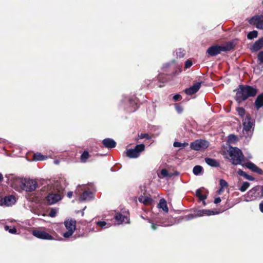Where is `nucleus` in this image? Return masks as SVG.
Masks as SVG:
<instances>
[{"label": "nucleus", "mask_w": 263, "mask_h": 263, "mask_svg": "<svg viewBox=\"0 0 263 263\" xmlns=\"http://www.w3.org/2000/svg\"><path fill=\"white\" fill-rule=\"evenodd\" d=\"M244 160V156L241 151L231 146V163L235 165L241 164Z\"/></svg>", "instance_id": "nucleus-6"}, {"label": "nucleus", "mask_w": 263, "mask_h": 263, "mask_svg": "<svg viewBox=\"0 0 263 263\" xmlns=\"http://www.w3.org/2000/svg\"><path fill=\"white\" fill-rule=\"evenodd\" d=\"M158 177H159V178H161V177L160 176V175H158Z\"/></svg>", "instance_id": "nucleus-61"}, {"label": "nucleus", "mask_w": 263, "mask_h": 263, "mask_svg": "<svg viewBox=\"0 0 263 263\" xmlns=\"http://www.w3.org/2000/svg\"><path fill=\"white\" fill-rule=\"evenodd\" d=\"M64 225L67 230V232L63 233V236L65 238H69L73 234L76 228V222L72 219H67L64 221Z\"/></svg>", "instance_id": "nucleus-8"}, {"label": "nucleus", "mask_w": 263, "mask_h": 263, "mask_svg": "<svg viewBox=\"0 0 263 263\" xmlns=\"http://www.w3.org/2000/svg\"><path fill=\"white\" fill-rule=\"evenodd\" d=\"M26 197L29 201L34 202H35L36 201V199L34 197H32V195H30L29 194H27L26 195Z\"/></svg>", "instance_id": "nucleus-48"}, {"label": "nucleus", "mask_w": 263, "mask_h": 263, "mask_svg": "<svg viewBox=\"0 0 263 263\" xmlns=\"http://www.w3.org/2000/svg\"><path fill=\"white\" fill-rule=\"evenodd\" d=\"M188 145L189 144L187 142L181 143L177 141L175 142L173 144V146L175 147H184Z\"/></svg>", "instance_id": "nucleus-38"}, {"label": "nucleus", "mask_w": 263, "mask_h": 263, "mask_svg": "<svg viewBox=\"0 0 263 263\" xmlns=\"http://www.w3.org/2000/svg\"><path fill=\"white\" fill-rule=\"evenodd\" d=\"M24 179L18 177H12L10 179L11 186L18 192L22 191Z\"/></svg>", "instance_id": "nucleus-14"}, {"label": "nucleus", "mask_w": 263, "mask_h": 263, "mask_svg": "<svg viewBox=\"0 0 263 263\" xmlns=\"http://www.w3.org/2000/svg\"><path fill=\"white\" fill-rule=\"evenodd\" d=\"M239 140V138L237 136L231 134V143H236Z\"/></svg>", "instance_id": "nucleus-49"}, {"label": "nucleus", "mask_w": 263, "mask_h": 263, "mask_svg": "<svg viewBox=\"0 0 263 263\" xmlns=\"http://www.w3.org/2000/svg\"><path fill=\"white\" fill-rule=\"evenodd\" d=\"M250 186V183L248 182H244L240 187L239 190L241 192L246 191Z\"/></svg>", "instance_id": "nucleus-39"}, {"label": "nucleus", "mask_w": 263, "mask_h": 263, "mask_svg": "<svg viewBox=\"0 0 263 263\" xmlns=\"http://www.w3.org/2000/svg\"><path fill=\"white\" fill-rule=\"evenodd\" d=\"M58 212V210L57 209H52L50 211L49 215L51 217H54L56 216Z\"/></svg>", "instance_id": "nucleus-42"}, {"label": "nucleus", "mask_w": 263, "mask_h": 263, "mask_svg": "<svg viewBox=\"0 0 263 263\" xmlns=\"http://www.w3.org/2000/svg\"><path fill=\"white\" fill-rule=\"evenodd\" d=\"M257 92V90L255 87L240 85L236 93L235 99L238 103H240L249 97L255 96Z\"/></svg>", "instance_id": "nucleus-2"}, {"label": "nucleus", "mask_w": 263, "mask_h": 263, "mask_svg": "<svg viewBox=\"0 0 263 263\" xmlns=\"http://www.w3.org/2000/svg\"><path fill=\"white\" fill-rule=\"evenodd\" d=\"M221 201V199L220 197H217L215 199H214V203L215 204H217L219 202H220Z\"/></svg>", "instance_id": "nucleus-54"}, {"label": "nucleus", "mask_w": 263, "mask_h": 263, "mask_svg": "<svg viewBox=\"0 0 263 263\" xmlns=\"http://www.w3.org/2000/svg\"><path fill=\"white\" fill-rule=\"evenodd\" d=\"M54 163L55 164H59L60 161H59V160H54Z\"/></svg>", "instance_id": "nucleus-57"}, {"label": "nucleus", "mask_w": 263, "mask_h": 263, "mask_svg": "<svg viewBox=\"0 0 263 263\" xmlns=\"http://www.w3.org/2000/svg\"><path fill=\"white\" fill-rule=\"evenodd\" d=\"M245 166L251 170L252 172L256 173L259 175H261L263 174V171L261 169L257 167L255 164L252 162H247L245 164Z\"/></svg>", "instance_id": "nucleus-21"}, {"label": "nucleus", "mask_w": 263, "mask_h": 263, "mask_svg": "<svg viewBox=\"0 0 263 263\" xmlns=\"http://www.w3.org/2000/svg\"><path fill=\"white\" fill-rule=\"evenodd\" d=\"M258 191L259 187L258 186L253 187L245 195V200L248 202L256 200L259 195Z\"/></svg>", "instance_id": "nucleus-15"}, {"label": "nucleus", "mask_w": 263, "mask_h": 263, "mask_svg": "<svg viewBox=\"0 0 263 263\" xmlns=\"http://www.w3.org/2000/svg\"><path fill=\"white\" fill-rule=\"evenodd\" d=\"M254 123L253 120L247 116L243 120V134L246 138H251L254 130Z\"/></svg>", "instance_id": "nucleus-5"}, {"label": "nucleus", "mask_w": 263, "mask_h": 263, "mask_svg": "<svg viewBox=\"0 0 263 263\" xmlns=\"http://www.w3.org/2000/svg\"><path fill=\"white\" fill-rule=\"evenodd\" d=\"M171 224H163V226H164V227H167V226H171Z\"/></svg>", "instance_id": "nucleus-59"}, {"label": "nucleus", "mask_w": 263, "mask_h": 263, "mask_svg": "<svg viewBox=\"0 0 263 263\" xmlns=\"http://www.w3.org/2000/svg\"><path fill=\"white\" fill-rule=\"evenodd\" d=\"M175 109L178 113L180 114L182 112L183 108L180 105H179L177 104H175Z\"/></svg>", "instance_id": "nucleus-46"}, {"label": "nucleus", "mask_w": 263, "mask_h": 263, "mask_svg": "<svg viewBox=\"0 0 263 263\" xmlns=\"http://www.w3.org/2000/svg\"><path fill=\"white\" fill-rule=\"evenodd\" d=\"M201 87V83H195L193 86L185 89L184 92L187 95H192L197 92Z\"/></svg>", "instance_id": "nucleus-20"}, {"label": "nucleus", "mask_w": 263, "mask_h": 263, "mask_svg": "<svg viewBox=\"0 0 263 263\" xmlns=\"http://www.w3.org/2000/svg\"><path fill=\"white\" fill-rule=\"evenodd\" d=\"M89 155L87 151H84L81 156L80 160L83 163H85L87 161L89 158Z\"/></svg>", "instance_id": "nucleus-36"}, {"label": "nucleus", "mask_w": 263, "mask_h": 263, "mask_svg": "<svg viewBox=\"0 0 263 263\" xmlns=\"http://www.w3.org/2000/svg\"><path fill=\"white\" fill-rule=\"evenodd\" d=\"M158 207L159 209H161L165 213H167L168 211L166 201L163 198L160 200Z\"/></svg>", "instance_id": "nucleus-26"}, {"label": "nucleus", "mask_w": 263, "mask_h": 263, "mask_svg": "<svg viewBox=\"0 0 263 263\" xmlns=\"http://www.w3.org/2000/svg\"><path fill=\"white\" fill-rule=\"evenodd\" d=\"M162 72L158 76L159 82L172 81L174 78L181 73L182 70L180 67L171 65L170 64H165L162 67Z\"/></svg>", "instance_id": "nucleus-1"}, {"label": "nucleus", "mask_w": 263, "mask_h": 263, "mask_svg": "<svg viewBox=\"0 0 263 263\" xmlns=\"http://www.w3.org/2000/svg\"><path fill=\"white\" fill-rule=\"evenodd\" d=\"M138 137L139 139H143L146 138L147 139H151V137L149 136L147 134H140L138 135Z\"/></svg>", "instance_id": "nucleus-44"}, {"label": "nucleus", "mask_w": 263, "mask_h": 263, "mask_svg": "<svg viewBox=\"0 0 263 263\" xmlns=\"http://www.w3.org/2000/svg\"><path fill=\"white\" fill-rule=\"evenodd\" d=\"M16 202L15 197L13 195L5 196L4 198L0 199V206H10L14 204Z\"/></svg>", "instance_id": "nucleus-16"}, {"label": "nucleus", "mask_w": 263, "mask_h": 263, "mask_svg": "<svg viewBox=\"0 0 263 263\" xmlns=\"http://www.w3.org/2000/svg\"><path fill=\"white\" fill-rule=\"evenodd\" d=\"M176 56L179 58H183L185 55V51L181 49H178L176 51Z\"/></svg>", "instance_id": "nucleus-40"}, {"label": "nucleus", "mask_w": 263, "mask_h": 263, "mask_svg": "<svg viewBox=\"0 0 263 263\" xmlns=\"http://www.w3.org/2000/svg\"><path fill=\"white\" fill-rule=\"evenodd\" d=\"M261 195L263 196V186L261 187Z\"/></svg>", "instance_id": "nucleus-60"}, {"label": "nucleus", "mask_w": 263, "mask_h": 263, "mask_svg": "<svg viewBox=\"0 0 263 263\" xmlns=\"http://www.w3.org/2000/svg\"><path fill=\"white\" fill-rule=\"evenodd\" d=\"M255 106L257 109L263 107V93L257 96L255 101Z\"/></svg>", "instance_id": "nucleus-25"}, {"label": "nucleus", "mask_w": 263, "mask_h": 263, "mask_svg": "<svg viewBox=\"0 0 263 263\" xmlns=\"http://www.w3.org/2000/svg\"><path fill=\"white\" fill-rule=\"evenodd\" d=\"M96 224L102 229H106L110 227V223H107L104 221H100L96 222Z\"/></svg>", "instance_id": "nucleus-34"}, {"label": "nucleus", "mask_w": 263, "mask_h": 263, "mask_svg": "<svg viewBox=\"0 0 263 263\" xmlns=\"http://www.w3.org/2000/svg\"><path fill=\"white\" fill-rule=\"evenodd\" d=\"M145 145L143 144L137 145L134 148L127 149L126 156L130 158H138L140 153L144 150Z\"/></svg>", "instance_id": "nucleus-9"}, {"label": "nucleus", "mask_w": 263, "mask_h": 263, "mask_svg": "<svg viewBox=\"0 0 263 263\" xmlns=\"http://www.w3.org/2000/svg\"><path fill=\"white\" fill-rule=\"evenodd\" d=\"M263 47V37L259 38L254 42L250 47L252 52H256L260 50Z\"/></svg>", "instance_id": "nucleus-18"}, {"label": "nucleus", "mask_w": 263, "mask_h": 263, "mask_svg": "<svg viewBox=\"0 0 263 263\" xmlns=\"http://www.w3.org/2000/svg\"><path fill=\"white\" fill-rule=\"evenodd\" d=\"M32 235L35 237L45 240H53V237L46 232L44 228H40L32 231Z\"/></svg>", "instance_id": "nucleus-10"}, {"label": "nucleus", "mask_w": 263, "mask_h": 263, "mask_svg": "<svg viewBox=\"0 0 263 263\" xmlns=\"http://www.w3.org/2000/svg\"><path fill=\"white\" fill-rule=\"evenodd\" d=\"M236 111L238 115L241 117H243L245 115V110L243 107H237L236 108Z\"/></svg>", "instance_id": "nucleus-41"}, {"label": "nucleus", "mask_w": 263, "mask_h": 263, "mask_svg": "<svg viewBox=\"0 0 263 263\" xmlns=\"http://www.w3.org/2000/svg\"><path fill=\"white\" fill-rule=\"evenodd\" d=\"M257 58L259 63L257 68H261V70H262L263 69V51H260L258 53Z\"/></svg>", "instance_id": "nucleus-31"}, {"label": "nucleus", "mask_w": 263, "mask_h": 263, "mask_svg": "<svg viewBox=\"0 0 263 263\" xmlns=\"http://www.w3.org/2000/svg\"><path fill=\"white\" fill-rule=\"evenodd\" d=\"M231 49L232 48V44L231 43Z\"/></svg>", "instance_id": "nucleus-62"}, {"label": "nucleus", "mask_w": 263, "mask_h": 263, "mask_svg": "<svg viewBox=\"0 0 263 263\" xmlns=\"http://www.w3.org/2000/svg\"><path fill=\"white\" fill-rule=\"evenodd\" d=\"M173 99L174 101H177L180 100L182 99V97L179 94H176L173 97Z\"/></svg>", "instance_id": "nucleus-50"}, {"label": "nucleus", "mask_w": 263, "mask_h": 263, "mask_svg": "<svg viewBox=\"0 0 263 263\" xmlns=\"http://www.w3.org/2000/svg\"><path fill=\"white\" fill-rule=\"evenodd\" d=\"M192 61L191 60H187L185 63L184 68L185 69L190 68L192 65Z\"/></svg>", "instance_id": "nucleus-47"}, {"label": "nucleus", "mask_w": 263, "mask_h": 263, "mask_svg": "<svg viewBox=\"0 0 263 263\" xmlns=\"http://www.w3.org/2000/svg\"><path fill=\"white\" fill-rule=\"evenodd\" d=\"M160 175H161L162 177H167V176H168V171H167L166 169H162V170L161 171Z\"/></svg>", "instance_id": "nucleus-45"}, {"label": "nucleus", "mask_w": 263, "mask_h": 263, "mask_svg": "<svg viewBox=\"0 0 263 263\" xmlns=\"http://www.w3.org/2000/svg\"><path fill=\"white\" fill-rule=\"evenodd\" d=\"M222 154L226 159H230V135L228 136L227 145L222 149Z\"/></svg>", "instance_id": "nucleus-19"}, {"label": "nucleus", "mask_w": 263, "mask_h": 263, "mask_svg": "<svg viewBox=\"0 0 263 263\" xmlns=\"http://www.w3.org/2000/svg\"><path fill=\"white\" fill-rule=\"evenodd\" d=\"M209 146V143L208 141L199 139L191 143L190 147L195 151H201L206 149Z\"/></svg>", "instance_id": "nucleus-11"}, {"label": "nucleus", "mask_w": 263, "mask_h": 263, "mask_svg": "<svg viewBox=\"0 0 263 263\" xmlns=\"http://www.w3.org/2000/svg\"><path fill=\"white\" fill-rule=\"evenodd\" d=\"M138 99L135 96L125 97L122 100L124 107L129 112L135 111L138 108Z\"/></svg>", "instance_id": "nucleus-4"}, {"label": "nucleus", "mask_w": 263, "mask_h": 263, "mask_svg": "<svg viewBox=\"0 0 263 263\" xmlns=\"http://www.w3.org/2000/svg\"><path fill=\"white\" fill-rule=\"evenodd\" d=\"M116 220L119 224L123 223H127L129 222V219L127 215H123L121 213H117L115 216Z\"/></svg>", "instance_id": "nucleus-22"}, {"label": "nucleus", "mask_w": 263, "mask_h": 263, "mask_svg": "<svg viewBox=\"0 0 263 263\" xmlns=\"http://www.w3.org/2000/svg\"><path fill=\"white\" fill-rule=\"evenodd\" d=\"M5 229L6 231H8L11 234H15L16 233V229L15 228L9 229L8 226H5Z\"/></svg>", "instance_id": "nucleus-43"}, {"label": "nucleus", "mask_w": 263, "mask_h": 263, "mask_svg": "<svg viewBox=\"0 0 263 263\" xmlns=\"http://www.w3.org/2000/svg\"><path fill=\"white\" fill-rule=\"evenodd\" d=\"M72 195H73V192H69L67 193V196H68L69 198H71V197L72 196Z\"/></svg>", "instance_id": "nucleus-56"}, {"label": "nucleus", "mask_w": 263, "mask_h": 263, "mask_svg": "<svg viewBox=\"0 0 263 263\" xmlns=\"http://www.w3.org/2000/svg\"><path fill=\"white\" fill-rule=\"evenodd\" d=\"M193 173L196 176L200 175L203 173V168L200 165H196L193 169Z\"/></svg>", "instance_id": "nucleus-32"}, {"label": "nucleus", "mask_w": 263, "mask_h": 263, "mask_svg": "<svg viewBox=\"0 0 263 263\" xmlns=\"http://www.w3.org/2000/svg\"><path fill=\"white\" fill-rule=\"evenodd\" d=\"M248 22L251 25L254 26L258 29H263V15H257L252 16L249 20Z\"/></svg>", "instance_id": "nucleus-13"}, {"label": "nucleus", "mask_w": 263, "mask_h": 263, "mask_svg": "<svg viewBox=\"0 0 263 263\" xmlns=\"http://www.w3.org/2000/svg\"><path fill=\"white\" fill-rule=\"evenodd\" d=\"M62 197L59 193H51L49 194L46 197V201L47 203L50 204H53L61 199Z\"/></svg>", "instance_id": "nucleus-17"}, {"label": "nucleus", "mask_w": 263, "mask_h": 263, "mask_svg": "<svg viewBox=\"0 0 263 263\" xmlns=\"http://www.w3.org/2000/svg\"><path fill=\"white\" fill-rule=\"evenodd\" d=\"M81 191H83V193L79 198L80 201H89L93 198L92 193L86 189L85 185H79L75 191V193L78 195L80 194Z\"/></svg>", "instance_id": "nucleus-7"}, {"label": "nucleus", "mask_w": 263, "mask_h": 263, "mask_svg": "<svg viewBox=\"0 0 263 263\" xmlns=\"http://www.w3.org/2000/svg\"><path fill=\"white\" fill-rule=\"evenodd\" d=\"M3 175H2V174H1L0 173V181H2L3 180Z\"/></svg>", "instance_id": "nucleus-58"}, {"label": "nucleus", "mask_w": 263, "mask_h": 263, "mask_svg": "<svg viewBox=\"0 0 263 263\" xmlns=\"http://www.w3.org/2000/svg\"><path fill=\"white\" fill-rule=\"evenodd\" d=\"M218 214L217 212H214V211L210 210H203V216L207 215L210 216Z\"/></svg>", "instance_id": "nucleus-37"}, {"label": "nucleus", "mask_w": 263, "mask_h": 263, "mask_svg": "<svg viewBox=\"0 0 263 263\" xmlns=\"http://www.w3.org/2000/svg\"><path fill=\"white\" fill-rule=\"evenodd\" d=\"M103 145L107 148H112L116 146V142L110 138H106L102 141Z\"/></svg>", "instance_id": "nucleus-23"}, {"label": "nucleus", "mask_w": 263, "mask_h": 263, "mask_svg": "<svg viewBox=\"0 0 263 263\" xmlns=\"http://www.w3.org/2000/svg\"><path fill=\"white\" fill-rule=\"evenodd\" d=\"M259 208L260 211L263 213V201L260 203L259 205Z\"/></svg>", "instance_id": "nucleus-53"}, {"label": "nucleus", "mask_w": 263, "mask_h": 263, "mask_svg": "<svg viewBox=\"0 0 263 263\" xmlns=\"http://www.w3.org/2000/svg\"><path fill=\"white\" fill-rule=\"evenodd\" d=\"M230 50V42H227L224 45H214L210 47L206 51L208 54L211 57H215L222 52Z\"/></svg>", "instance_id": "nucleus-3"}, {"label": "nucleus", "mask_w": 263, "mask_h": 263, "mask_svg": "<svg viewBox=\"0 0 263 263\" xmlns=\"http://www.w3.org/2000/svg\"><path fill=\"white\" fill-rule=\"evenodd\" d=\"M47 157L42 155L41 153H36L33 155V159L36 161H41L45 160Z\"/></svg>", "instance_id": "nucleus-35"}, {"label": "nucleus", "mask_w": 263, "mask_h": 263, "mask_svg": "<svg viewBox=\"0 0 263 263\" xmlns=\"http://www.w3.org/2000/svg\"><path fill=\"white\" fill-rule=\"evenodd\" d=\"M237 173L240 176H243L244 177L246 174V173L241 170H238Z\"/></svg>", "instance_id": "nucleus-52"}, {"label": "nucleus", "mask_w": 263, "mask_h": 263, "mask_svg": "<svg viewBox=\"0 0 263 263\" xmlns=\"http://www.w3.org/2000/svg\"><path fill=\"white\" fill-rule=\"evenodd\" d=\"M37 187V183L35 180L24 179L22 191L31 192L35 190Z\"/></svg>", "instance_id": "nucleus-12"}, {"label": "nucleus", "mask_w": 263, "mask_h": 263, "mask_svg": "<svg viewBox=\"0 0 263 263\" xmlns=\"http://www.w3.org/2000/svg\"><path fill=\"white\" fill-rule=\"evenodd\" d=\"M245 178L249 180L253 181L254 180V178L251 176L249 175L246 173L245 175Z\"/></svg>", "instance_id": "nucleus-51"}, {"label": "nucleus", "mask_w": 263, "mask_h": 263, "mask_svg": "<svg viewBox=\"0 0 263 263\" xmlns=\"http://www.w3.org/2000/svg\"><path fill=\"white\" fill-rule=\"evenodd\" d=\"M258 31L256 30H253L252 31H250L248 32L247 34V38L248 40H253L254 38H256L258 36Z\"/></svg>", "instance_id": "nucleus-33"}, {"label": "nucleus", "mask_w": 263, "mask_h": 263, "mask_svg": "<svg viewBox=\"0 0 263 263\" xmlns=\"http://www.w3.org/2000/svg\"><path fill=\"white\" fill-rule=\"evenodd\" d=\"M151 226H152V228L154 230H156L157 229V225L154 223H152V224H151Z\"/></svg>", "instance_id": "nucleus-55"}, {"label": "nucleus", "mask_w": 263, "mask_h": 263, "mask_svg": "<svg viewBox=\"0 0 263 263\" xmlns=\"http://www.w3.org/2000/svg\"><path fill=\"white\" fill-rule=\"evenodd\" d=\"M203 216V210H198L195 212L194 214H190L187 215L186 219L190 220L198 217Z\"/></svg>", "instance_id": "nucleus-28"}, {"label": "nucleus", "mask_w": 263, "mask_h": 263, "mask_svg": "<svg viewBox=\"0 0 263 263\" xmlns=\"http://www.w3.org/2000/svg\"><path fill=\"white\" fill-rule=\"evenodd\" d=\"M202 189L203 188H200L197 190V191H196V196L198 197L200 200L203 202V204L205 205V200L207 196L205 195H202L201 194Z\"/></svg>", "instance_id": "nucleus-27"}, {"label": "nucleus", "mask_w": 263, "mask_h": 263, "mask_svg": "<svg viewBox=\"0 0 263 263\" xmlns=\"http://www.w3.org/2000/svg\"><path fill=\"white\" fill-rule=\"evenodd\" d=\"M138 200L145 205H149L153 202V199L148 196H141L139 197Z\"/></svg>", "instance_id": "nucleus-24"}, {"label": "nucleus", "mask_w": 263, "mask_h": 263, "mask_svg": "<svg viewBox=\"0 0 263 263\" xmlns=\"http://www.w3.org/2000/svg\"><path fill=\"white\" fill-rule=\"evenodd\" d=\"M219 185L220 188L217 192L219 195L221 194L223 192L224 189L228 187V183L224 180L221 179L219 181Z\"/></svg>", "instance_id": "nucleus-29"}, {"label": "nucleus", "mask_w": 263, "mask_h": 263, "mask_svg": "<svg viewBox=\"0 0 263 263\" xmlns=\"http://www.w3.org/2000/svg\"><path fill=\"white\" fill-rule=\"evenodd\" d=\"M205 161L207 164L212 167H218L219 166V162L212 158H206L205 159Z\"/></svg>", "instance_id": "nucleus-30"}]
</instances>
